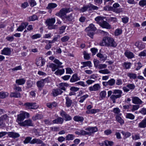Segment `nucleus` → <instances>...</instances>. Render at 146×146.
Here are the masks:
<instances>
[{
    "mask_svg": "<svg viewBox=\"0 0 146 146\" xmlns=\"http://www.w3.org/2000/svg\"><path fill=\"white\" fill-rule=\"evenodd\" d=\"M101 46H108L116 47L117 44L115 42L113 39L110 37H106L104 38L102 42L100 43Z\"/></svg>",
    "mask_w": 146,
    "mask_h": 146,
    "instance_id": "f257e3e1",
    "label": "nucleus"
},
{
    "mask_svg": "<svg viewBox=\"0 0 146 146\" xmlns=\"http://www.w3.org/2000/svg\"><path fill=\"white\" fill-rule=\"evenodd\" d=\"M53 62L55 63H51L49 64L48 66L49 68L52 69V70L54 72L59 68H62L63 66L62 65V63L60 62L58 59H55L53 61Z\"/></svg>",
    "mask_w": 146,
    "mask_h": 146,
    "instance_id": "f03ea898",
    "label": "nucleus"
},
{
    "mask_svg": "<svg viewBox=\"0 0 146 146\" xmlns=\"http://www.w3.org/2000/svg\"><path fill=\"white\" fill-rule=\"evenodd\" d=\"M70 11V8H64L61 9L59 12L57 13L56 15L62 18L63 17L65 16L66 14Z\"/></svg>",
    "mask_w": 146,
    "mask_h": 146,
    "instance_id": "7ed1b4c3",
    "label": "nucleus"
},
{
    "mask_svg": "<svg viewBox=\"0 0 146 146\" xmlns=\"http://www.w3.org/2000/svg\"><path fill=\"white\" fill-rule=\"evenodd\" d=\"M55 22V18H52L47 19L46 21V23L48 26V28L49 29H54L55 28V26L53 25Z\"/></svg>",
    "mask_w": 146,
    "mask_h": 146,
    "instance_id": "20e7f679",
    "label": "nucleus"
},
{
    "mask_svg": "<svg viewBox=\"0 0 146 146\" xmlns=\"http://www.w3.org/2000/svg\"><path fill=\"white\" fill-rule=\"evenodd\" d=\"M135 87V86L133 84H128L126 86H123V91L126 92H129L130 90L131 91L134 90Z\"/></svg>",
    "mask_w": 146,
    "mask_h": 146,
    "instance_id": "39448f33",
    "label": "nucleus"
},
{
    "mask_svg": "<svg viewBox=\"0 0 146 146\" xmlns=\"http://www.w3.org/2000/svg\"><path fill=\"white\" fill-rule=\"evenodd\" d=\"M24 105L26 108L30 109H36L38 107V106L35 103L27 102L25 103Z\"/></svg>",
    "mask_w": 146,
    "mask_h": 146,
    "instance_id": "423d86ee",
    "label": "nucleus"
},
{
    "mask_svg": "<svg viewBox=\"0 0 146 146\" xmlns=\"http://www.w3.org/2000/svg\"><path fill=\"white\" fill-rule=\"evenodd\" d=\"M47 82V79H42L41 80L38 81L37 83L36 84L38 89L39 90H41L42 89V88L44 85V84L46 82Z\"/></svg>",
    "mask_w": 146,
    "mask_h": 146,
    "instance_id": "0eeeda50",
    "label": "nucleus"
},
{
    "mask_svg": "<svg viewBox=\"0 0 146 146\" xmlns=\"http://www.w3.org/2000/svg\"><path fill=\"white\" fill-rule=\"evenodd\" d=\"M60 115L61 116L65 118V120L66 121H70L72 119V118L69 115L66 114V112L61 110L60 112Z\"/></svg>",
    "mask_w": 146,
    "mask_h": 146,
    "instance_id": "6e6552de",
    "label": "nucleus"
},
{
    "mask_svg": "<svg viewBox=\"0 0 146 146\" xmlns=\"http://www.w3.org/2000/svg\"><path fill=\"white\" fill-rule=\"evenodd\" d=\"M101 88L100 85L98 84H95L93 86L89 88V90L91 91H96L99 90Z\"/></svg>",
    "mask_w": 146,
    "mask_h": 146,
    "instance_id": "1a4fd4ad",
    "label": "nucleus"
},
{
    "mask_svg": "<svg viewBox=\"0 0 146 146\" xmlns=\"http://www.w3.org/2000/svg\"><path fill=\"white\" fill-rule=\"evenodd\" d=\"M11 49L8 47H5L2 50L1 54H2L9 56L11 53Z\"/></svg>",
    "mask_w": 146,
    "mask_h": 146,
    "instance_id": "9d476101",
    "label": "nucleus"
},
{
    "mask_svg": "<svg viewBox=\"0 0 146 146\" xmlns=\"http://www.w3.org/2000/svg\"><path fill=\"white\" fill-rule=\"evenodd\" d=\"M133 103L136 104H141L143 103L142 101L137 97H134L132 99Z\"/></svg>",
    "mask_w": 146,
    "mask_h": 146,
    "instance_id": "9b49d317",
    "label": "nucleus"
},
{
    "mask_svg": "<svg viewBox=\"0 0 146 146\" xmlns=\"http://www.w3.org/2000/svg\"><path fill=\"white\" fill-rule=\"evenodd\" d=\"M20 124L21 126H33V125L32 121L30 119L26 120L20 123Z\"/></svg>",
    "mask_w": 146,
    "mask_h": 146,
    "instance_id": "f8f14e48",
    "label": "nucleus"
},
{
    "mask_svg": "<svg viewBox=\"0 0 146 146\" xmlns=\"http://www.w3.org/2000/svg\"><path fill=\"white\" fill-rule=\"evenodd\" d=\"M106 19V17H104L98 16L95 18V20L99 24L100 26L104 21V20Z\"/></svg>",
    "mask_w": 146,
    "mask_h": 146,
    "instance_id": "ddd939ff",
    "label": "nucleus"
},
{
    "mask_svg": "<svg viewBox=\"0 0 146 146\" xmlns=\"http://www.w3.org/2000/svg\"><path fill=\"white\" fill-rule=\"evenodd\" d=\"M25 118L24 114H23V113L18 115L17 121L20 126L21 124L20 123H22L21 121L23 120Z\"/></svg>",
    "mask_w": 146,
    "mask_h": 146,
    "instance_id": "4468645a",
    "label": "nucleus"
},
{
    "mask_svg": "<svg viewBox=\"0 0 146 146\" xmlns=\"http://www.w3.org/2000/svg\"><path fill=\"white\" fill-rule=\"evenodd\" d=\"M85 130L89 131L88 132V133H89L88 135H90L91 133H94L98 130L97 128L96 127H87L85 129Z\"/></svg>",
    "mask_w": 146,
    "mask_h": 146,
    "instance_id": "2eb2a0df",
    "label": "nucleus"
},
{
    "mask_svg": "<svg viewBox=\"0 0 146 146\" xmlns=\"http://www.w3.org/2000/svg\"><path fill=\"white\" fill-rule=\"evenodd\" d=\"M28 24L27 22L25 23H22L21 25L19 26L18 28L17 29V30L18 31H22L24 29H25L26 27L28 25Z\"/></svg>",
    "mask_w": 146,
    "mask_h": 146,
    "instance_id": "dca6fc26",
    "label": "nucleus"
},
{
    "mask_svg": "<svg viewBox=\"0 0 146 146\" xmlns=\"http://www.w3.org/2000/svg\"><path fill=\"white\" fill-rule=\"evenodd\" d=\"M45 62L42 58H39L36 59V64L38 66H42L44 64Z\"/></svg>",
    "mask_w": 146,
    "mask_h": 146,
    "instance_id": "f3484780",
    "label": "nucleus"
},
{
    "mask_svg": "<svg viewBox=\"0 0 146 146\" xmlns=\"http://www.w3.org/2000/svg\"><path fill=\"white\" fill-rule=\"evenodd\" d=\"M7 134L9 137L14 139L20 136V135L19 133L13 132H9L7 133Z\"/></svg>",
    "mask_w": 146,
    "mask_h": 146,
    "instance_id": "a211bd4d",
    "label": "nucleus"
},
{
    "mask_svg": "<svg viewBox=\"0 0 146 146\" xmlns=\"http://www.w3.org/2000/svg\"><path fill=\"white\" fill-rule=\"evenodd\" d=\"M96 28L95 27L94 25L92 24H91L88 27L85 29V31H96Z\"/></svg>",
    "mask_w": 146,
    "mask_h": 146,
    "instance_id": "6ab92c4d",
    "label": "nucleus"
},
{
    "mask_svg": "<svg viewBox=\"0 0 146 146\" xmlns=\"http://www.w3.org/2000/svg\"><path fill=\"white\" fill-rule=\"evenodd\" d=\"M97 56L102 61L106 60L107 58V56L106 54H102L100 53H99L97 54Z\"/></svg>",
    "mask_w": 146,
    "mask_h": 146,
    "instance_id": "aec40b11",
    "label": "nucleus"
},
{
    "mask_svg": "<svg viewBox=\"0 0 146 146\" xmlns=\"http://www.w3.org/2000/svg\"><path fill=\"white\" fill-rule=\"evenodd\" d=\"M113 94L116 95L118 98H120L123 92L120 90H115L113 91Z\"/></svg>",
    "mask_w": 146,
    "mask_h": 146,
    "instance_id": "412c9836",
    "label": "nucleus"
},
{
    "mask_svg": "<svg viewBox=\"0 0 146 146\" xmlns=\"http://www.w3.org/2000/svg\"><path fill=\"white\" fill-rule=\"evenodd\" d=\"M64 121L62 117H59L57 119L54 120L52 122L54 123L62 124Z\"/></svg>",
    "mask_w": 146,
    "mask_h": 146,
    "instance_id": "4be33fe9",
    "label": "nucleus"
},
{
    "mask_svg": "<svg viewBox=\"0 0 146 146\" xmlns=\"http://www.w3.org/2000/svg\"><path fill=\"white\" fill-rule=\"evenodd\" d=\"M63 93V91H62L60 89H54L53 90L52 93L54 96H56L58 95L61 94Z\"/></svg>",
    "mask_w": 146,
    "mask_h": 146,
    "instance_id": "5701e85b",
    "label": "nucleus"
},
{
    "mask_svg": "<svg viewBox=\"0 0 146 146\" xmlns=\"http://www.w3.org/2000/svg\"><path fill=\"white\" fill-rule=\"evenodd\" d=\"M100 26L103 28L107 29H110L111 28V25L106 21H104L103 22V23Z\"/></svg>",
    "mask_w": 146,
    "mask_h": 146,
    "instance_id": "b1692460",
    "label": "nucleus"
},
{
    "mask_svg": "<svg viewBox=\"0 0 146 146\" xmlns=\"http://www.w3.org/2000/svg\"><path fill=\"white\" fill-rule=\"evenodd\" d=\"M138 127L140 128L146 127V118H144L139 124Z\"/></svg>",
    "mask_w": 146,
    "mask_h": 146,
    "instance_id": "393cba45",
    "label": "nucleus"
},
{
    "mask_svg": "<svg viewBox=\"0 0 146 146\" xmlns=\"http://www.w3.org/2000/svg\"><path fill=\"white\" fill-rule=\"evenodd\" d=\"M57 6V4L55 3H50L48 4V6L46 7V9H47L50 10L56 7Z\"/></svg>",
    "mask_w": 146,
    "mask_h": 146,
    "instance_id": "a878e982",
    "label": "nucleus"
},
{
    "mask_svg": "<svg viewBox=\"0 0 146 146\" xmlns=\"http://www.w3.org/2000/svg\"><path fill=\"white\" fill-rule=\"evenodd\" d=\"M42 141L39 139L34 138L31 140V144H34L36 143L37 144H39L42 143Z\"/></svg>",
    "mask_w": 146,
    "mask_h": 146,
    "instance_id": "bb28decb",
    "label": "nucleus"
},
{
    "mask_svg": "<svg viewBox=\"0 0 146 146\" xmlns=\"http://www.w3.org/2000/svg\"><path fill=\"white\" fill-rule=\"evenodd\" d=\"M66 100V105L67 107H69L71 106L72 103V100L68 97L65 98Z\"/></svg>",
    "mask_w": 146,
    "mask_h": 146,
    "instance_id": "cd10ccee",
    "label": "nucleus"
},
{
    "mask_svg": "<svg viewBox=\"0 0 146 146\" xmlns=\"http://www.w3.org/2000/svg\"><path fill=\"white\" fill-rule=\"evenodd\" d=\"M80 80V78L77 75L74 74L72 76L70 81L71 82H74Z\"/></svg>",
    "mask_w": 146,
    "mask_h": 146,
    "instance_id": "c85d7f7f",
    "label": "nucleus"
},
{
    "mask_svg": "<svg viewBox=\"0 0 146 146\" xmlns=\"http://www.w3.org/2000/svg\"><path fill=\"white\" fill-rule=\"evenodd\" d=\"M10 96L11 97L19 98L21 97V95L19 92H14L11 93L10 94Z\"/></svg>",
    "mask_w": 146,
    "mask_h": 146,
    "instance_id": "c756f323",
    "label": "nucleus"
},
{
    "mask_svg": "<svg viewBox=\"0 0 146 146\" xmlns=\"http://www.w3.org/2000/svg\"><path fill=\"white\" fill-rule=\"evenodd\" d=\"M43 117V116L42 114H36L33 117L32 119L34 121H35L37 119H42Z\"/></svg>",
    "mask_w": 146,
    "mask_h": 146,
    "instance_id": "7c9ffc66",
    "label": "nucleus"
},
{
    "mask_svg": "<svg viewBox=\"0 0 146 146\" xmlns=\"http://www.w3.org/2000/svg\"><path fill=\"white\" fill-rule=\"evenodd\" d=\"M25 79L24 78H21L16 80V83L18 85H22L25 83Z\"/></svg>",
    "mask_w": 146,
    "mask_h": 146,
    "instance_id": "2f4dec72",
    "label": "nucleus"
},
{
    "mask_svg": "<svg viewBox=\"0 0 146 146\" xmlns=\"http://www.w3.org/2000/svg\"><path fill=\"white\" fill-rule=\"evenodd\" d=\"M54 73V74L57 75H61L63 74L65 72L64 69H58Z\"/></svg>",
    "mask_w": 146,
    "mask_h": 146,
    "instance_id": "473e14b6",
    "label": "nucleus"
},
{
    "mask_svg": "<svg viewBox=\"0 0 146 146\" xmlns=\"http://www.w3.org/2000/svg\"><path fill=\"white\" fill-rule=\"evenodd\" d=\"M74 120L76 121H82L84 119L82 117L79 116H76L73 118Z\"/></svg>",
    "mask_w": 146,
    "mask_h": 146,
    "instance_id": "72a5a7b5",
    "label": "nucleus"
},
{
    "mask_svg": "<svg viewBox=\"0 0 146 146\" xmlns=\"http://www.w3.org/2000/svg\"><path fill=\"white\" fill-rule=\"evenodd\" d=\"M106 93L105 91H101L100 93V99L102 100L106 96Z\"/></svg>",
    "mask_w": 146,
    "mask_h": 146,
    "instance_id": "f704fd0d",
    "label": "nucleus"
},
{
    "mask_svg": "<svg viewBox=\"0 0 146 146\" xmlns=\"http://www.w3.org/2000/svg\"><path fill=\"white\" fill-rule=\"evenodd\" d=\"M9 95V93L7 92H0V98L2 99L8 97Z\"/></svg>",
    "mask_w": 146,
    "mask_h": 146,
    "instance_id": "c9c22d12",
    "label": "nucleus"
},
{
    "mask_svg": "<svg viewBox=\"0 0 146 146\" xmlns=\"http://www.w3.org/2000/svg\"><path fill=\"white\" fill-rule=\"evenodd\" d=\"M38 17L37 16L35 15H33L29 17L28 18V20L29 21H33L37 20Z\"/></svg>",
    "mask_w": 146,
    "mask_h": 146,
    "instance_id": "e433bc0d",
    "label": "nucleus"
},
{
    "mask_svg": "<svg viewBox=\"0 0 146 146\" xmlns=\"http://www.w3.org/2000/svg\"><path fill=\"white\" fill-rule=\"evenodd\" d=\"M125 55L128 58H131L134 56L133 53L129 51H126L125 53Z\"/></svg>",
    "mask_w": 146,
    "mask_h": 146,
    "instance_id": "4c0bfd02",
    "label": "nucleus"
},
{
    "mask_svg": "<svg viewBox=\"0 0 146 146\" xmlns=\"http://www.w3.org/2000/svg\"><path fill=\"white\" fill-rule=\"evenodd\" d=\"M60 37V36L59 35H57V36L54 37L52 40L51 41L49 40H46L45 41V42L46 43H47L48 42L49 43H51V44L53 43L55 41H57V40L58 38Z\"/></svg>",
    "mask_w": 146,
    "mask_h": 146,
    "instance_id": "58836bf2",
    "label": "nucleus"
},
{
    "mask_svg": "<svg viewBox=\"0 0 146 146\" xmlns=\"http://www.w3.org/2000/svg\"><path fill=\"white\" fill-rule=\"evenodd\" d=\"M88 7H89V10H97L98 9V8L97 6H94L93 4L90 3L88 5Z\"/></svg>",
    "mask_w": 146,
    "mask_h": 146,
    "instance_id": "ea45409f",
    "label": "nucleus"
},
{
    "mask_svg": "<svg viewBox=\"0 0 146 146\" xmlns=\"http://www.w3.org/2000/svg\"><path fill=\"white\" fill-rule=\"evenodd\" d=\"M47 106L49 108H52L56 107L57 106V104L55 102H53L52 103H48L46 104Z\"/></svg>",
    "mask_w": 146,
    "mask_h": 146,
    "instance_id": "a19ab883",
    "label": "nucleus"
},
{
    "mask_svg": "<svg viewBox=\"0 0 146 146\" xmlns=\"http://www.w3.org/2000/svg\"><path fill=\"white\" fill-rule=\"evenodd\" d=\"M127 76L131 79H135L137 78V75L135 73H128L127 74Z\"/></svg>",
    "mask_w": 146,
    "mask_h": 146,
    "instance_id": "79ce46f5",
    "label": "nucleus"
},
{
    "mask_svg": "<svg viewBox=\"0 0 146 146\" xmlns=\"http://www.w3.org/2000/svg\"><path fill=\"white\" fill-rule=\"evenodd\" d=\"M135 45L137 46L138 48L140 49H142L144 48V45L141 43L136 42L135 43Z\"/></svg>",
    "mask_w": 146,
    "mask_h": 146,
    "instance_id": "37998d69",
    "label": "nucleus"
},
{
    "mask_svg": "<svg viewBox=\"0 0 146 146\" xmlns=\"http://www.w3.org/2000/svg\"><path fill=\"white\" fill-rule=\"evenodd\" d=\"M116 120L121 124H122L124 123L123 120L119 115H117L116 116Z\"/></svg>",
    "mask_w": 146,
    "mask_h": 146,
    "instance_id": "c03bdc74",
    "label": "nucleus"
},
{
    "mask_svg": "<svg viewBox=\"0 0 146 146\" xmlns=\"http://www.w3.org/2000/svg\"><path fill=\"white\" fill-rule=\"evenodd\" d=\"M104 143L106 146H112L113 145L114 143L112 141L106 140L104 141Z\"/></svg>",
    "mask_w": 146,
    "mask_h": 146,
    "instance_id": "a18cd8bd",
    "label": "nucleus"
},
{
    "mask_svg": "<svg viewBox=\"0 0 146 146\" xmlns=\"http://www.w3.org/2000/svg\"><path fill=\"white\" fill-rule=\"evenodd\" d=\"M109 86H112L114 85L115 84V80L113 79L112 78L109 80L108 81Z\"/></svg>",
    "mask_w": 146,
    "mask_h": 146,
    "instance_id": "49530a36",
    "label": "nucleus"
},
{
    "mask_svg": "<svg viewBox=\"0 0 146 146\" xmlns=\"http://www.w3.org/2000/svg\"><path fill=\"white\" fill-rule=\"evenodd\" d=\"M88 96V95L87 94L79 98V102L80 103L83 102L87 98Z\"/></svg>",
    "mask_w": 146,
    "mask_h": 146,
    "instance_id": "de8ad7c7",
    "label": "nucleus"
},
{
    "mask_svg": "<svg viewBox=\"0 0 146 146\" xmlns=\"http://www.w3.org/2000/svg\"><path fill=\"white\" fill-rule=\"evenodd\" d=\"M65 18L69 21H72L74 19V17L72 16V14L65 17Z\"/></svg>",
    "mask_w": 146,
    "mask_h": 146,
    "instance_id": "09e8293b",
    "label": "nucleus"
},
{
    "mask_svg": "<svg viewBox=\"0 0 146 146\" xmlns=\"http://www.w3.org/2000/svg\"><path fill=\"white\" fill-rule=\"evenodd\" d=\"M82 64H84L86 67L88 66L90 67H92L91 62L90 61H89L86 62H82Z\"/></svg>",
    "mask_w": 146,
    "mask_h": 146,
    "instance_id": "8fccbe9b",
    "label": "nucleus"
},
{
    "mask_svg": "<svg viewBox=\"0 0 146 146\" xmlns=\"http://www.w3.org/2000/svg\"><path fill=\"white\" fill-rule=\"evenodd\" d=\"M74 137V136L73 134H68L66 136V140L70 141L73 140Z\"/></svg>",
    "mask_w": 146,
    "mask_h": 146,
    "instance_id": "3c124183",
    "label": "nucleus"
},
{
    "mask_svg": "<svg viewBox=\"0 0 146 146\" xmlns=\"http://www.w3.org/2000/svg\"><path fill=\"white\" fill-rule=\"evenodd\" d=\"M99 72L100 73L103 74H108L110 73V72L109 71L108 69L100 70L99 71Z\"/></svg>",
    "mask_w": 146,
    "mask_h": 146,
    "instance_id": "603ef678",
    "label": "nucleus"
},
{
    "mask_svg": "<svg viewBox=\"0 0 146 146\" xmlns=\"http://www.w3.org/2000/svg\"><path fill=\"white\" fill-rule=\"evenodd\" d=\"M131 65L130 63L125 62L123 64V66L126 69H128L130 68Z\"/></svg>",
    "mask_w": 146,
    "mask_h": 146,
    "instance_id": "864d4df0",
    "label": "nucleus"
},
{
    "mask_svg": "<svg viewBox=\"0 0 146 146\" xmlns=\"http://www.w3.org/2000/svg\"><path fill=\"white\" fill-rule=\"evenodd\" d=\"M126 118H128L131 119H134V115L131 113H127L126 115Z\"/></svg>",
    "mask_w": 146,
    "mask_h": 146,
    "instance_id": "5fc2aeb1",
    "label": "nucleus"
},
{
    "mask_svg": "<svg viewBox=\"0 0 146 146\" xmlns=\"http://www.w3.org/2000/svg\"><path fill=\"white\" fill-rule=\"evenodd\" d=\"M121 133L125 138L129 137L131 135V133L129 132H125L124 131H122Z\"/></svg>",
    "mask_w": 146,
    "mask_h": 146,
    "instance_id": "6e6d98bb",
    "label": "nucleus"
},
{
    "mask_svg": "<svg viewBox=\"0 0 146 146\" xmlns=\"http://www.w3.org/2000/svg\"><path fill=\"white\" fill-rule=\"evenodd\" d=\"M31 139L32 137H26L25 140L24 141V143L27 144L30 143L31 144Z\"/></svg>",
    "mask_w": 146,
    "mask_h": 146,
    "instance_id": "4d7b16f0",
    "label": "nucleus"
},
{
    "mask_svg": "<svg viewBox=\"0 0 146 146\" xmlns=\"http://www.w3.org/2000/svg\"><path fill=\"white\" fill-rule=\"evenodd\" d=\"M139 5L142 7H143L145 6L146 7V0H141L139 2Z\"/></svg>",
    "mask_w": 146,
    "mask_h": 146,
    "instance_id": "13d9d810",
    "label": "nucleus"
},
{
    "mask_svg": "<svg viewBox=\"0 0 146 146\" xmlns=\"http://www.w3.org/2000/svg\"><path fill=\"white\" fill-rule=\"evenodd\" d=\"M69 38H70L69 36H65L61 38V40L62 42H66L68 40Z\"/></svg>",
    "mask_w": 146,
    "mask_h": 146,
    "instance_id": "bf43d9fd",
    "label": "nucleus"
},
{
    "mask_svg": "<svg viewBox=\"0 0 146 146\" xmlns=\"http://www.w3.org/2000/svg\"><path fill=\"white\" fill-rule=\"evenodd\" d=\"M66 27V26H63L59 28V33L60 34H61L64 32Z\"/></svg>",
    "mask_w": 146,
    "mask_h": 146,
    "instance_id": "052dcab7",
    "label": "nucleus"
},
{
    "mask_svg": "<svg viewBox=\"0 0 146 146\" xmlns=\"http://www.w3.org/2000/svg\"><path fill=\"white\" fill-rule=\"evenodd\" d=\"M113 112L117 114H119V115H121V114L119 113L120 111L118 108H114L113 110Z\"/></svg>",
    "mask_w": 146,
    "mask_h": 146,
    "instance_id": "680f3d73",
    "label": "nucleus"
},
{
    "mask_svg": "<svg viewBox=\"0 0 146 146\" xmlns=\"http://www.w3.org/2000/svg\"><path fill=\"white\" fill-rule=\"evenodd\" d=\"M132 107V109L131 110L132 111L137 110L139 108V105H133Z\"/></svg>",
    "mask_w": 146,
    "mask_h": 146,
    "instance_id": "e2e57ef3",
    "label": "nucleus"
},
{
    "mask_svg": "<svg viewBox=\"0 0 146 146\" xmlns=\"http://www.w3.org/2000/svg\"><path fill=\"white\" fill-rule=\"evenodd\" d=\"M107 66V65L104 64H99L98 66V67L97 68L99 69H104L106 68Z\"/></svg>",
    "mask_w": 146,
    "mask_h": 146,
    "instance_id": "0e129e2a",
    "label": "nucleus"
},
{
    "mask_svg": "<svg viewBox=\"0 0 146 146\" xmlns=\"http://www.w3.org/2000/svg\"><path fill=\"white\" fill-rule=\"evenodd\" d=\"M122 33V30L120 29H116L115 32V36H118L121 34Z\"/></svg>",
    "mask_w": 146,
    "mask_h": 146,
    "instance_id": "69168bd1",
    "label": "nucleus"
},
{
    "mask_svg": "<svg viewBox=\"0 0 146 146\" xmlns=\"http://www.w3.org/2000/svg\"><path fill=\"white\" fill-rule=\"evenodd\" d=\"M84 57L85 59L88 60L90 58V54L87 53L86 52H84Z\"/></svg>",
    "mask_w": 146,
    "mask_h": 146,
    "instance_id": "338daca9",
    "label": "nucleus"
},
{
    "mask_svg": "<svg viewBox=\"0 0 146 146\" xmlns=\"http://www.w3.org/2000/svg\"><path fill=\"white\" fill-rule=\"evenodd\" d=\"M9 117L7 114L4 115L0 117L1 119H2L3 121H5L8 119Z\"/></svg>",
    "mask_w": 146,
    "mask_h": 146,
    "instance_id": "774afa93",
    "label": "nucleus"
}]
</instances>
